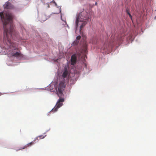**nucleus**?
<instances>
[{
	"instance_id": "0eeeda50",
	"label": "nucleus",
	"mask_w": 156,
	"mask_h": 156,
	"mask_svg": "<svg viewBox=\"0 0 156 156\" xmlns=\"http://www.w3.org/2000/svg\"><path fill=\"white\" fill-rule=\"evenodd\" d=\"M35 140H34L32 142H31L28 144H27L26 145H25L23 147H22L19 150H22L23 149H25V148H27V147H29L33 145L35 143V142H34V141Z\"/></svg>"
},
{
	"instance_id": "423d86ee",
	"label": "nucleus",
	"mask_w": 156,
	"mask_h": 156,
	"mask_svg": "<svg viewBox=\"0 0 156 156\" xmlns=\"http://www.w3.org/2000/svg\"><path fill=\"white\" fill-rule=\"evenodd\" d=\"M71 64L72 65H74L76 62V57L75 54L72 55L71 56Z\"/></svg>"
},
{
	"instance_id": "20e7f679",
	"label": "nucleus",
	"mask_w": 156,
	"mask_h": 156,
	"mask_svg": "<svg viewBox=\"0 0 156 156\" xmlns=\"http://www.w3.org/2000/svg\"><path fill=\"white\" fill-rule=\"evenodd\" d=\"M64 101V99L62 98H60L57 101L55 107L51 111V112H55L57 111L58 108L60 107L62 105V102Z\"/></svg>"
},
{
	"instance_id": "7ed1b4c3",
	"label": "nucleus",
	"mask_w": 156,
	"mask_h": 156,
	"mask_svg": "<svg viewBox=\"0 0 156 156\" xmlns=\"http://www.w3.org/2000/svg\"><path fill=\"white\" fill-rule=\"evenodd\" d=\"M65 87V83L64 81H61L59 85L56 87V90L57 94H59L60 95L62 94V91L64 90Z\"/></svg>"
},
{
	"instance_id": "9b49d317",
	"label": "nucleus",
	"mask_w": 156,
	"mask_h": 156,
	"mask_svg": "<svg viewBox=\"0 0 156 156\" xmlns=\"http://www.w3.org/2000/svg\"><path fill=\"white\" fill-rule=\"evenodd\" d=\"M81 38V36H78L76 37V40H79H79Z\"/></svg>"
},
{
	"instance_id": "1a4fd4ad",
	"label": "nucleus",
	"mask_w": 156,
	"mask_h": 156,
	"mask_svg": "<svg viewBox=\"0 0 156 156\" xmlns=\"http://www.w3.org/2000/svg\"><path fill=\"white\" fill-rule=\"evenodd\" d=\"M79 42V40H75L73 43L72 45L73 46H75L77 45Z\"/></svg>"
},
{
	"instance_id": "6e6552de",
	"label": "nucleus",
	"mask_w": 156,
	"mask_h": 156,
	"mask_svg": "<svg viewBox=\"0 0 156 156\" xmlns=\"http://www.w3.org/2000/svg\"><path fill=\"white\" fill-rule=\"evenodd\" d=\"M68 74V71L67 69L66 68L64 69L62 75V77L63 78H66Z\"/></svg>"
},
{
	"instance_id": "ddd939ff",
	"label": "nucleus",
	"mask_w": 156,
	"mask_h": 156,
	"mask_svg": "<svg viewBox=\"0 0 156 156\" xmlns=\"http://www.w3.org/2000/svg\"><path fill=\"white\" fill-rule=\"evenodd\" d=\"M129 16L130 17V18H132V16H131V15L130 14H129Z\"/></svg>"
},
{
	"instance_id": "f03ea898",
	"label": "nucleus",
	"mask_w": 156,
	"mask_h": 156,
	"mask_svg": "<svg viewBox=\"0 0 156 156\" xmlns=\"http://www.w3.org/2000/svg\"><path fill=\"white\" fill-rule=\"evenodd\" d=\"M89 19V15L87 12H81L76 17V27H78L79 24H81L80 27V31L87 23V21H88Z\"/></svg>"
},
{
	"instance_id": "39448f33",
	"label": "nucleus",
	"mask_w": 156,
	"mask_h": 156,
	"mask_svg": "<svg viewBox=\"0 0 156 156\" xmlns=\"http://www.w3.org/2000/svg\"><path fill=\"white\" fill-rule=\"evenodd\" d=\"M4 7L5 9H11L14 8V6L9 2H6L4 5Z\"/></svg>"
},
{
	"instance_id": "4468645a",
	"label": "nucleus",
	"mask_w": 156,
	"mask_h": 156,
	"mask_svg": "<svg viewBox=\"0 0 156 156\" xmlns=\"http://www.w3.org/2000/svg\"><path fill=\"white\" fill-rule=\"evenodd\" d=\"M58 96L60 97V96H59V95L58 94Z\"/></svg>"
},
{
	"instance_id": "9d476101",
	"label": "nucleus",
	"mask_w": 156,
	"mask_h": 156,
	"mask_svg": "<svg viewBox=\"0 0 156 156\" xmlns=\"http://www.w3.org/2000/svg\"><path fill=\"white\" fill-rule=\"evenodd\" d=\"M45 136H43L42 135H40L37 136L36 139L38 140L39 139H42L44 138Z\"/></svg>"
},
{
	"instance_id": "f8f14e48",
	"label": "nucleus",
	"mask_w": 156,
	"mask_h": 156,
	"mask_svg": "<svg viewBox=\"0 0 156 156\" xmlns=\"http://www.w3.org/2000/svg\"><path fill=\"white\" fill-rule=\"evenodd\" d=\"M126 12L129 15V14L130 13L129 12V10L127 9H126Z\"/></svg>"
},
{
	"instance_id": "f257e3e1",
	"label": "nucleus",
	"mask_w": 156,
	"mask_h": 156,
	"mask_svg": "<svg viewBox=\"0 0 156 156\" xmlns=\"http://www.w3.org/2000/svg\"><path fill=\"white\" fill-rule=\"evenodd\" d=\"M0 16L3 23L4 30V40L7 39L6 44L9 46V49L8 53L9 57H18L21 55V54L15 50H18L16 43L12 42L10 38L16 39L18 37L19 35L14 30L12 23L13 16L11 13L3 12H0Z\"/></svg>"
}]
</instances>
